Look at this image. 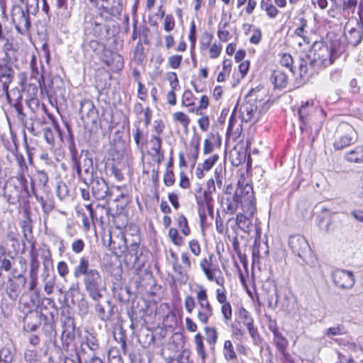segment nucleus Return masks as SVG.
Masks as SVG:
<instances>
[{"instance_id":"nucleus-19","label":"nucleus","mask_w":363,"mask_h":363,"mask_svg":"<svg viewBox=\"0 0 363 363\" xmlns=\"http://www.w3.org/2000/svg\"><path fill=\"white\" fill-rule=\"evenodd\" d=\"M4 41L2 49L4 57L2 59H6L9 62L13 63V59H14L15 61L17 60L16 55L18 51V45L14 38Z\"/></svg>"},{"instance_id":"nucleus-58","label":"nucleus","mask_w":363,"mask_h":363,"mask_svg":"<svg viewBox=\"0 0 363 363\" xmlns=\"http://www.w3.org/2000/svg\"><path fill=\"white\" fill-rule=\"evenodd\" d=\"M12 156L16 160L18 166V170H28V166L23 155L18 154L16 151H12Z\"/></svg>"},{"instance_id":"nucleus-62","label":"nucleus","mask_w":363,"mask_h":363,"mask_svg":"<svg viewBox=\"0 0 363 363\" xmlns=\"http://www.w3.org/2000/svg\"><path fill=\"white\" fill-rule=\"evenodd\" d=\"M11 38H13L11 28L0 23V40L4 41Z\"/></svg>"},{"instance_id":"nucleus-61","label":"nucleus","mask_w":363,"mask_h":363,"mask_svg":"<svg viewBox=\"0 0 363 363\" xmlns=\"http://www.w3.org/2000/svg\"><path fill=\"white\" fill-rule=\"evenodd\" d=\"M219 156L216 154L211 155L208 158L206 159L204 162L201 164L205 171H209L213 165L218 160Z\"/></svg>"},{"instance_id":"nucleus-31","label":"nucleus","mask_w":363,"mask_h":363,"mask_svg":"<svg viewBox=\"0 0 363 363\" xmlns=\"http://www.w3.org/2000/svg\"><path fill=\"white\" fill-rule=\"evenodd\" d=\"M145 59V48L141 40H139L133 50L132 60L137 65H142Z\"/></svg>"},{"instance_id":"nucleus-10","label":"nucleus","mask_w":363,"mask_h":363,"mask_svg":"<svg viewBox=\"0 0 363 363\" xmlns=\"http://www.w3.org/2000/svg\"><path fill=\"white\" fill-rule=\"evenodd\" d=\"M356 133L354 129L348 124L340 126L333 146L335 150H340L349 146L353 141Z\"/></svg>"},{"instance_id":"nucleus-52","label":"nucleus","mask_w":363,"mask_h":363,"mask_svg":"<svg viewBox=\"0 0 363 363\" xmlns=\"http://www.w3.org/2000/svg\"><path fill=\"white\" fill-rule=\"evenodd\" d=\"M217 136L213 134L209 135V137L205 140L204 145H203V154H209L213 151L214 149V143L217 140Z\"/></svg>"},{"instance_id":"nucleus-33","label":"nucleus","mask_w":363,"mask_h":363,"mask_svg":"<svg viewBox=\"0 0 363 363\" xmlns=\"http://www.w3.org/2000/svg\"><path fill=\"white\" fill-rule=\"evenodd\" d=\"M65 89V82L63 79L57 76H53L48 83V86L43 87V91H62Z\"/></svg>"},{"instance_id":"nucleus-60","label":"nucleus","mask_w":363,"mask_h":363,"mask_svg":"<svg viewBox=\"0 0 363 363\" xmlns=\"http://www.w3.org/2000/svg\"><path fill=\"white\" fill-rule=\"evenodd\" d=\"M296 71V74H297L301 78H303L307 76L308 74V62L307 60L301 58L299 61V65L297 70Z\"/></svg>"},{"instance_id":"nucleus-39","label":"nucleus","mask_w":363,"mask_h":363,"mask_svg":"<svg viewBox=\"0 0 363 363\" xmlns=\"http://www.w3.org/2000/svg\"><path fill=\"white\" fill-rule=\"evenodd\" d=\"M42 277L44 281L45 292L48 295L52 294L55 284V277L49 278V272L45 266L44 269V272L42 274Z\"/></svg>"},{"instance_id":"nucleus-1","label":"nucleus","mask_w":363,"mask_h":363,"mask_svg":"<svg viewBox=\"0 0 363 363\" xmlns=\"http://www.w3.org/2000/svg\"><path fill=\"white\" fill-rule=\"evenodd\" d=\"M73 275L77 279L83 276L85 290L93 300L98 301L102 297V277L98 269L89 267L87 258L82 257L79 259L78 264L74 268Z\"/></svg>"},{"instance_id":"nucleus-30","label":"nucleus","mask_w":363,"mask_h":363,"mask_svg":"<svg viewBox=\"0 0 363 363\" xmlns=\"http://www.w3.org/2000/svg\"><path fill=\"white\" fill-rule=\"evenodd\" d=\"M117 238L119 239L118 245H116L115 240H111L112 250L116 255L123 254L128 249L125 235L123 233H121Z\"/></svg>"},{"instance_id":"nucleus-29","label":"nucleus","mask_w":363,"mask_h":363,"mask_svg":"<svg viewBox=\"0 0 363 363\" xmlns=\"http://www.w3.org/2000/svg\"><path fill=\"white\" fill-rule=\"evenodd\" d=\"M233 62L229 58H225L222 61V69L217 76V82H223L228 77L232 70Z\"/></svg>"},{"instance_id":"nucleus-59","label":"nucleus","mask_w":363,"mask_h":363,"mask_svg":"<svg viewBox=\"0 0 363 363\" xmlns=\"http://www.w3.org/2000/svg\"><path fill=\"white\" fill-rule=\"evenodd\" d=\"M362 39V34L357 30H351L349 36L347 37L348 42L353 45H358Z\"/></svg>"},{"instance_id":"nucleus-53","label":"nucleus","mask_w":363,"mask_h":363,"mask_svg":"<svg viewBox=\"0 0 363 363\" xmlns=\"http://www.w3.org/2000/svg\"><path fill=\"white\" fill-rule=\"evenodd\" d=\"M197 99L194 96L193 92H184L182 95V105L186 107L195 106Z\"/></svg>"},{"instance_id":"nucleus-54","label":"nucleus","mask_w":363,"mask_h":363,"mask_svg":"<svg viewBox=\"0 0 363 363\" xmlns=\"http://www.w3.org/2000/svg\"><path fill=\"white\" fill-rule=\"evenodd\" d=\"M95 309L99 318H100L103 321H106L111 318V313L105 310L104 307L97 303L95 305Z\"/></svg>"},{"instance_id":"nucleus-47","label":"nucleus","mask_w":363,"mask_h":363,"mask_svg":"<svg viewBox=\"0 0 363 363\" xmlns=\"http://www.w3.org/2000/svg\"><path fill=\"white\" fill-rule=\"evenodd\" d=\"M221 304V313L223 318L224 323L228 325L230 321H231L233 316V310L232 306L230 302H225V303Z\"/></svg>"},{"instance_id":"nucleus-21","label":"nucleus","mask_w":363,"mask_h":363,"mask_svg":"<svg viewBox=\"0 0 363 363\" xmlns=\"http://www.w3.org/2000/svg\"><path fill=\"white\" fill-rule=\"evenodd\" d=\"M196 202L198 206V211L201 221L206 218L205 208L213 202L211 194L203 191L201 194H195Z\"/></svg>"},{"instance_id":"nucleus-51","label":"nucleus","mask_w":363,"mask_h":363,"mask_svg":"<svg viewBox=\"0 0 363 363\" xmlns=\"http://www.w3.org/2000/svg\"><path fill=\"white\" fill-rule=\"evenodd\" d=\"M9 103L18 108V106L22 99L21 92H5Z\"/></svg>"},{"instance_id":"nucleus-23","label":"nucleus","mask_w":363,"mask_h":363,"mask_svg":"<svg viewBox=\"0 0 363 363\" xmlns=\"http://www.w3.org/2000/svg\"><path fill=\"white\" fill-rule=\"evenodd\" d=\"M240 205L242 206V201L235 194L233 196H227L221 202L223 211L229 214L235 213Z\"/></svg>"},{"instance_id":"nucleus-2","label":"nucleus","mask_w":363,"mask_h":363,"mask_svg":"<svg viewBox=\"0 0 363 363\" xmlns=\"http://www.w3.org/2000/svg\"><path fill=\"white\" fill-rule=\"evenodd\" d=\"M30 76L28 78L27 74L24 72H20L17 76L19 86H15L14 89L21 91H43L45 87L44 72L45 69L41 60L38 62L37 57L33 54L30 60Z\"/></svg>"},{"instance_id":"nucleus-34","label":"nucleus","mask_w":363,"mask_h":363,"mask_svg":"<svg viewBox=\"0 0 363 363\" xmlns=\"http://www.w3.org/2000/svg\"><path fill=\"white\" fill-rule=\"evenodd\" d=\"M213 34L205 30L203 31L199 39V50L202 54L206 52L207 48H209L213 44Z\"/></svg>"},{"instance_id":"nucleus-46","label":"nucleus","mask_w":363,"mask_h":363,"mask_svg":"<svg viewBox=\"0 0 363 363\" xmlns=\"http://www.w3.org/2000/svg\"><path fill=\"white\" fill-rule=\"evenodd\" d=\"M196 26L194 21H192L190 24L189 31L188 33V40L190 42V49L191 55L193 52H194L196 43Z\"/></svg>"},{"instance_id":"nucleus-11","label":"nucleus","mask_w":363,"mask_h":363,"mask_svg":"<svg viewBox=\"0 0 363 363\" xmlns=\"http://www.w3.org/2000/svg\"><path fill=\"white\" fill-rule=\"evenodd\" d=\"M260 9L269 20H275L281 13L280 9L287 6V0H261Z\"/></svg>"},{"instance_id":"nucleus-3","label":"nucleus","mask_w":363,"mask_h":363,"mask_svg":"<svg viewBox=\"0 0 363 363\" xmlns=\"http://www.w3.org/2000/svg\"><path fill=\"white\" fill-rule=\"evenodd\" d=\"M26 5V11L18 5H14L11 9V20L16 30L21 35L29 33L31 23L29 13L35 14L39 9V0H19Z\"/></svg>"},{"instance_id":"nucleus-63","label":"nucleus","mask_w":363,"mask_h":363,"mask_svg":"<svg viewBox=\"0 0 363 363\" xmlns=\"http://www.w3.org/2000/svg\"><path fill=\"white\" fill-rule=\"evenodd\" d=\"M86 344L92 351H96L99 348L98 340L93 334H89L86 337Z\"/></svg>"},{"instance_id":"nucleus-36","label":"nucleus","mask_w":363,"mask_h":363,"mask_svg":"<svg viewBox=\"0 0 363 363\" xmlns=\"http://www.w3.org/2000/svg\"><path fill=\"white\" fill-rule=\"evenodd\" d=\"M223 51V45L220 42L214 41L213 44L207 48L206 52L211 60H216L220 57Z\"/></svg>"},{"instance_id":"nucleus-40","label":"nucleus","mask_w":363,"mask_h":363,"mask_svg":"<svg viewBox=\"0 0 363 363\" xmlns=\"http://www.w3.org/2000/svg\"><path fill=\"white\" fill-rule=\"evenodd\" d=\"M223 352L225 360L228 362L235 361L237 359V354L230 340H227L224 342Z\"/></svg>"},{"instance_id":"nucleus-4","label":"nucleus","mask_w":363,"mask_h":363,"mask_svg":"<svg viewBox=\"0 0 363 363\" xmlns=\"http://www.w3.org/2000/svg\"><path fill=\"white\" fill-rule=\"evenodd\" d=\"M340 44L328 45L324 42H315L312 46L313 62L322 68L333 65L340 54Z\"/></svg>"},{"instance_id":"nucleus-18","label":"nucleus","mask_w":363,"mask_h":363,"mask_svg":"<svg viewBox=\"0 0 363 363\" xmlns=\"http://www.w3.org/2000/svg\"><path fill=\"white\" fill-rule=\"evenodd\" d=\"M270 82L274 85V89H283L289 84V76L282 70L274 69L270 76Z\"/></svg>"},{"instance_id":"nucleus-56","label":"nucleus","mask_w":363,"mask_h":363,"mask_svg":"<svg viewBox=\"0 0 363 363\" xmlns=\"http://www.w3.org/2000/svg\"><path fill=\"white\" fill-rule=\"evenodd\" d=\"M168 235H169L170 240H172V242L175 245L181 246L183 244L184 240H183L182 238L179 235L178 231L176 228H170L169 230Z\"/></svg>"},{"instance_id":"nucleus-20","label":"nucleus","mask_w":363,"mask_h":363,"mask_svg":"<svg viewBox=\"0 0 363 363\" xmlns=\"http://www.w3.org/2000/svg\"><path fill=\"white\" fill-rule=\"evenodd\" d=\"M92 192L98 200L106 199L108 192V187L106 181L100 177L95 178L92 182Z\"/></svg>"},{"instance_id":"nucleus-22","label":"nucleus","mask_w":363,"mask_h":363,"mask_svg":"<svg viewBox=\"0 0 363 363\" xmlns=\"http://www.w3.org/2000/svg\"><path fill=\"white\" fill-rule=\"evenodd\" d=\"M104 63L113 72L121 71L124 66V60L121 55L111 52L109 57L104 60Z\"/></svg>"},{"instance_id":"nucleus-37","label":"nucleus","mask_w":363,"mask_h":363,"mask_svg":"<svg viewBox=\"0 0 363 363\" xmlns=\"http://www.w3.org/2000/svg\"><path fill=\"white\" fill-rule=\"evenodd\" d=\"M196 350L197 352L198 355L201 357L202 363H206V352L204 349L203 336L201 333H197L194 336V340Z\"/></svg>"},{"instance_id":"nucleus-41","label":"nucleus","mask_w":363,"mask_h":363,"mask_svg":"<svg viewBox=\"0 0 363 363\" xmlns=\"http://www.w3.org/2000/svg\"><path fill=\"white\" fill-rule=\"evenodd\" d=\"M347 333V330L343 325L338 324L337 325L330 327L325 332L324 335L327 337L333 339V337L342 335Z\"/></svg>"},{"instance_id":"nucleus-45","label":"nucleus","mask_w":363,"mask_h":363,"mask_svg":"<svg viewBox=\"0 0 363 363\" xmlns=\"http://www.w3.org/2000/svg\"><path fill=\"white\" fill-rule=\"evenodd\" d=\"M236 223L241 230L245 232H249L250 230V226L252 222L249 218L246 216L240 213L237 216Z\"/></svg>"},{"instance_id":"nucleus-5","label":"nucleus","mask_w":363,"mask_h":363,"mask_svg":"<svg viewBox=\"0 0 363 363\" xmlns=\"http://www.w3.org/2000/svg\"><path fill=\"white\" fill-rule=\"evenodd\" d=\"M256 92H248L243 99H239L235 108L239 109L242 122L255 123L258 119Z\"/></svg>"},{"instance_id":"nucleus-14","label":"nucleus","mask_w":363,"mask_h":363,"mask_svg":"<svg viewBox=\"0 0 363 363\" xmlns=\"http://www.w3.org/2000/svg\"><path fill=\"white\" fill-rule=\"evenodd\" d=\"M26 278L22 274H16L13 273L12 277L9 278L6 287V292L10 298L15 300L21 294L26 285Z\"/></svg>"},{"instance_id":"nucleus-64","label":"nucleus","mask_w":363,"mask_h":363,"mask_svg":"<svg viewBox=\"0 0 363 363\" xmlns=\"http://www.w3.org/2000/svg\"><path fill=\"white\" fill-rule=\"evenodd\" d=\"M238 63V70L240 74V78L244 79L249 72L250 67V61L249 60H246L244 62H240Z\"/></svg>"},{"instance_id":"nucleus-12","label":"nucleus","mask_w":363,"mask_h":363,"mask_svg":"<svg viewBox=\"0 0 363 363\" xmlns=\"http://www.w3.org/2000/svg\"><path fill=\"white\" fill-rule=\"evenodd\" d=\"M238 318L240 322L245 325L252 337L253 342L256 345L262 344V338L260 337L257 329L254 325V320L250 313L243 307L238 311Z\"/></svg>"},{"instance_id":"nucleus-57","label":"nucleus","mask_w":363,"mask_h":363,"mask_svg":"<svg viewBox=\"0 0 363 363\" xmlns=\"http://www.w3.org/2000/svg\"><path fill=\"white\" fill-rule=\"evenodd\" d=\"M167 79L168 80L171 86L172 91H175L179 89V83L178 77L176 72H171L167 73Z\"/></svg>"},{"instance_id":"nucleus-8","label":"nucleus","mask_w":363,"mask_h":363,"mask_svg":"<svg viewBox=\"0 0 363 363\" xmlns=\"http://www.w3.org/2000/svg\"><path fill=\"white\" fill-rule=\"evenodd\" d=\"M15 84V71L13 67V63L6 61V59L0 60V91H9V88L12 91H21V89H14L15 86H19Z\"/></svg>"},{"instance_id":"nucleus-9","label":"nucleus","mask_w":363,"mask_h":363,"mask_svg":"<svg viewBox=\"0 0 363 363\" xmlns=\"http://www.w3.org/2000/svg\"><path fill=\"white\" fill-rule=\"evenodd\" d=\"M235 194L242 201L243 211L252 217L256 211L252 186L246 184L244 186L239 187L236 190Z\"/></svg>"},{"instance_id":"nucleus-17","label":"nucleus","mask_w":363,"mask_h":363,"mask_svg":"<svg viewBox=\"0 0 363 363\" xmlns=\"http://www.w3.org/2000/svg\"><path fill=\"white\" fill-rule=\"evenodd\" d=\"M217 37L219 42L227 43L232 38L230 18L223 17L218 24Z\"/></svg>"},{"instance_id":"nucleus-43","label":"nucleus","mask_w":363,"mask_h":363,"mask_svg":"<svg viewBox=\"0 0 363 363\" xmlns=\"http://www.w3.org/2000/svg\"><path fill=\"white\" fill-rule=\"evenodd\" d=\"M279 64L289 69L291 72L296 74V71L294 69V60L292 56L287 52H283L279 54Z\"/></svg>"},{"instance_id":"nucleus-42","label":"nucleus","mask_w":363,"mask_h":363,"mask_svg":"<svg viewBox=\"0 0 363 363\" xmlns=\"http://www.w3.org/2000/svg\"><path fill=\"white\" fill-rule=\"evenodd\" d=\"M41 352L35 348H27L25 350L24 359L29 363H37L40 361Z\"/></svg>"},{"instance_id":"nucleus-28","label":"nucleus","mask_w":363,"mask_h":363,"mask_svg":"<svg viewBox=\"0 0 363 363\" xmlns=\"http://www.w3.org/2000/svg\"><path fill=\"white\" fill-rule=\"evenodd\" d=\"M161 16L164 18L162 28L165 33H172L176 29V20L172 13L165 14V11L160 12Z\"/></svg>"},{"instance_id":"nucleus-13","label":"nucleus","mask_w":363,"mask_h":363,"mask_svg":"<svg viewBox=\"0 0 363 363\" xmlns=\"http://www.w3.org/2000/svg\"><path fill=\"white\" fill-rule=\"evenodd\" d=\"M335 285L341 289H351L354 284V276L352 272L337 269L332 273Z\"/></svg>"},{"instance_id":"nucleus-38","label":"nucleus","mask_w":363,"mask_h":363,"mask_svg":"<svg viewBox=\"0 0 363 363\" xmlns=\"http://www.w3.org/2000/svg\"><path fill=\"white\" fill-rule=\"evenodd\" d=\"M298 25L294 30V35L301 38H303L304 41L306 39V28L308 27V21L304 16H301L298 18Z\"/></svg>"},{"instance_id":"nucleus-24","label":"nucleus","mask_w":363,"mask_h":363,"mask_svg":"<svg viewBox=\"0 0 363 363\" xmlns=\"http://www.w3.org/2000/svg\"><path fill=\"white\" fill-rule=\"evenodd\" d=\"M212 259V256H209L208 258H203L200 262L201 269L207 279H213V274H216V272L220 273L219 267L213 264Z\"/></svg>"},{"instance_id":"nucleus-25","label":"nucleus","mask_w":363,"mask_h":363,"mask_svg":"<svg viewBox=\"0 0 363 363\" xmlns=\"http://www.w3.org/2000/svg\"><path fill=\"white\" fill-rule=\"evenodd\" d=\"M247 29L245 30V34H248L250 31L252 32L251 35L249 38V42L252 45H257L263 40V33L262 30L254 26L252 24H247Z\"/></svg>"},{"instance_id":"nucleus-48","label":"nucleus","mask_w":363,"mask_h":363,"mask_svg":"<svg viewBox=\"0 0 363 363\" xmlns=\"http://www.w3.org/2000/svg\"><path fill=\"white\" fill-rule=\"evenodd\" d=\"M174 121L179 123L185 130L188 129L190 123L189 117L184 113L179 111L172 115Z\"/></svg>"},{"instance_id":"nucleus-16","label":"nucleus","mask_w":363,"mask_h":363,"mask_svg":"<svg viewBox=\"0 0 363 363\" xmlns=\"http://www.w3.org/2000/svg\"><path fill=\"white\" fill-rule=\"evenodd\" d=\"M318 104H316L314 100L307 101L298 108L299 119L303 125H306L308 123V117L311 113L313 112H319L323 116H325L324 110L318 108Z\"/></svg>"},{"instance_id":"nucleus-35","label":"nucleus","mask_w":363,"mask_h":363,"mask_svg":"<svg viewBox=\"0 0 363 363\" xmlns=\"http://www.w3.org/2000/svg\"><path fill=\"white\" fill-rule=\"evenodd\" d=\"M273 342L278 351L284 355L286 350L289 345V342L281 332L274 335Z\"/></svg>"},{"instance_id":"nucleus-26","label":"nucleus","mask_w":363,"mask_h":363,"mask_svg":"<svg viewBox=\"0 0 363 363\" xmlns=\"http://www.w3.org/2000/svg\"><path fill=\"white\" fill-rule=\"evenodd\" d=\"M344 158L349 162L363 163V145L357 146L345 153Z\"/></svg>"},{"instance_id":"nucleus-50","label":"nucleus","mask_w":363,"mask_h":363,"mask_svg":"<svg viewBox=\"0 0 363 363\" xmlns=\"http://www.w3.org/2000/svg\"><path fill=\"white\" fill-rule=\"evenodd\" d=\"M182 60V55L174 54L168 57L167 65L171 69H177L181 67Z\"/></svg>"},{"instance_id":"nucleus-49","label":"nucleus","mask_w":363,"mask_h":363,"mask_svg":"<svg viewBox=\"0 0 363 363\" xmlns=\"http://www.w3.org/2000/svg\"><path fill=\"white\" fill-rule=\"evenodd\" d=\"M206 341L209 345H214L218 340V333L214 328L206 326L204 328Z\"/></svg>"},{"instance_id":"nucleus-44","label":"nucleus","mask_w":363,"mask_h":363,"mask_svg":"<svg viewBox=\"0 0 363 363\" xmlns=\"http://www.w3.org/2000/svg\"><path fill=\"white\" fill-rule=\"evenodd\" d=\"M213 315V308L211 305L208 306V308H205L203 309H198L197 312V319L202 324H207L210 318H211Z\"/></svg>"},{"instance_id":"nucleus-55","label":"nucleus","mask_w":363,"mask_h":363,"mask_svg":"<svg viewBox=\"0 0 363 363\" xmlns=\"http://www.w3.org/2000/svg\"><path fill=\"white\" fill-rule=\"evenodd\" d=\"M178 227L181 230L182 233L187 236L190 234V229L188 225L187 219L183 215H181L177 218Z\"/></svg>"},{"instance_id":"nucleus-27","label":"nucleus","mask_w":363,"mask_h":363,"mask_svg":"<svg viewBox=\"0 0 363 363\" xmlns=\"http://www.w3.org/2000/svg\"><path fill=\"white\" fill-rule=\"evenodd\" d=\"M196 295L199 304V309H203L211 306L208 297L207 290L203 285L197 286V291Z\"/></svg>"},{"instance_id":"nucleus-6","label":"nucleus","mask_w":363,"mask_h":363,"mask_svg":"<svg viewBox=\"0 0 363 363\" xmlns=\"http://www.w3.org/2000/svg\"><path fill=\"white\" fill-rule=\"evenodd\" d=\"M96 8L101 18L107 21L120 16L123 6V0H89Z\"/></svg>"},{"instance_id":"nucleus-15","label":"nucleus","mask_w":363,"mask_h":363,"mask_svg":"<svg viewBox=\"0 0 363 363\" xmlns=\"http://www.w3.org/2000/svg\"><path fill=\"white\" fill-rule=\"evenodd\" d=\"M79 113L82 119L87 123L95 124L98 119V112L94 104L89 100H84L80 104Z\"/></svg>"},{"instance_id":"nucleus-7","label":"nucleus","mask_w":363,"mask_h":363,"mask_svg":"<svg viewBox=\"0 0 363 363\" xmlns=\"http://www.w3.org/2000/svg\"><path fill=\"white\" fill-rule=\"evenodd\" d=\"M289 246L293 253L300 257L306 264L313 262L311 249L306 239L301 235H291L289 239Z\"/></svg>"},{"instance_id":"nucleus-32","label":"nucleus","mask_w":363,"mask_h":363,"mask_svg":"<svg viewBox=\"0 0 363 363\" xmlns=\"http://www.w3.org/2000/svg\"><path fill=\"white\" fill-rule=\"evenodd\" d=\"M48 175L43 170H37L35 175V182L31 179V190L33 194H35V182L40 186L45 188L47 186L48 182Z\"/></svg>"}]
</instances>
